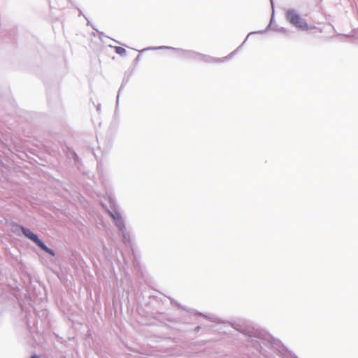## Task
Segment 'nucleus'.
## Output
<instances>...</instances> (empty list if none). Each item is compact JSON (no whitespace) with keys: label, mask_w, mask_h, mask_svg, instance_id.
<instances>
[{"label":"nucleus","mask_w":358,"mask_h":358,"mask_svg":"<svg viewBox=\"0 0 358 358\" xmlns=\"http://www.w3.org/2000/svg\"><path fill=\"white\" fill-rule=\"evenodd\" d=\"M182 323H187V321H185V320H184V321H182Z\"/></svg>","instance_id":"18"},{"label":"nucleus","mask_w":358,"mask_h":358,"mask_svg":"<svg viewBox=\"0 0 358 358\" xmlns=\"http://www.w3.org/2000/svg\"><path fill=\"white\" fill-rule=\"evenodd\" d=\"M183 310H187V311H190L191 310L190 309H187V308H185V307H181Z\"/></svg>","instance_id":"13"},{"label":"nucleus","mask_w":358,"mask_h":358,"mask_svg":"<svg viewBox=\"0 0 358 358\" xmlns=\"http://www.w3.org/2000/svg\"><path fill=\"white\" fill-rule=\"evenodd\" d=\"M114 48H115V52L121 56L125 55L127 53L126 50L122 47L115 46Z\"/></svg>","instance_id":"6"},{"label":"nucleus","mask_w":358,"mask_h":358,"mask_svg":"<svg viewBox=\"0 0 358 358\" xmlns=\"http://www.w3.org/2000/svg\"><path fill=\"white\" fill-rule=\"evenodd\" d=\"M108 214L113 220L115 225L120 231L126 230L124 220H123L121 213L117 210L113 209L112 211L108 210Z\"/></svg>","instance_id":"5"},{"label":"nucleus","mask_w":358,"mask_h":358,"mask_svg":"<svg viewBox=\"0 0 358 358\" xmlns=\"http://www.w3.org/2000/svg\"><path fill=\"white\" fill-rule=\"evenodd\" d=\"M199 329H200V327L198 326V327H196L195 330H196V332H199Z\"/></svg>","instance_id":"14"},{"label":"nucleus","mask_w":358,"mask_h":358,"mask_svg":"<svg viewBox=\"0 0 358 358\" xmlns=\"http://www.w3.org/2000/svg\"><path fill=\"white\" fill-rule=\"evenodd\" d=\"M92 27L94 30H96V31H98V30L96 29H95V27H94L92 25Z\"/></svg>","instance_id":"16"},{"label":"nucleus","mask_w":358,"mask_h":358,"mask_svg":"<svg viewBox=\"0 0 358 358\" xmlns=\"http://www.w3.org/2000/svg\"><path fill=\"white\" fill-rule=\"evenodd\" d=\"M73 156H74V159H75V160H76L77 158H78V155H77V154H76V153L73 152Z\"/></svg>","instance_id":"11"},{"label":"nucleus","mask_w":358,"mask_h":358,"mask_svg":"<svg viewBox=\"0 0 358 358\" xmlns=\"http://www.w3.org/2000/svg\"><path fill=\"white\" fill-rule=\"evenodd\" d=\"M127 82V80H125L124 79L123 80V83H122V85L120 86V90H119V92H120V90H122V88L123 87V85H124V83H126Z\"/></svg>","instance_id":"8"},{"label":"nucleus","mask_w":358,"mask_h":358,"mask_svg":"<svg viewBox=\"0 0 358 358\" xmlns=\"http://www.w3.org/2000/svg\"><path fill=\"white\" fill-rule=\"evenodd\" d=\"M196 315H199L204 317L208 320L217 323H225L221 320L215 317H210L206 315H204L198 311H194ZM228 324H229L234 329L241 332L245 336H248V345H251L257 351H259L261 354L264 355L265 357H268L266 354L267 350L274 349L278 351L279 355L282 358H288L287 353L285 351V350L282 348L281 350L279 349L280 343L275 341L273 337L270 334H266L262 332H257L254 330H251L248 329L243 324L237 322H227Z\"/></svg>","instance_id":"1"},{"label":"nucleus","mask_w":358,"mask_h":358,"mask_svg":"<svg viewBox=\"0 0 358 358\" xmlns=\"http://www.w3.org/2000/svg\"><path fill=\"white\" fill-rule=\"evenodd\" d=\"M118 100H119V94H117V102L118 103Z\"/></svg>","instance_id":"17"},{"label":"nucleus","mask_w":358,"mask_h":358,"mask_svg":"<svg viewBox=\"0 0 358 358\" xmlns=\"http://www.w3.org/2000/svg\"><path fill=\"white\" fill-rule=\"evenodd\" d=\"M270 26H271V24H269L267 26V27L266 28V29H264V30H259V31H252V32L249 33L248 35L247 36V37L245 38V39L244 40V41L242 43V44L236 50L231 52L228 56L222 57V58H215V57H211L210 55H203V54L195 52L194 50H183V49H181V48H173V47L164 46V45H163V46H157V47H148V48H143V50H141L140 51V52L142 53V52H144L148 51V50H156L169 49V50H176V51L179 52L181 55H184L186 57L194 59H197L199 61L203 62H206V63H211V62H223L226 61L227 59H231L234 55V54L236 52V51L241 47H242L243 45L246 42V41L248 40V37L250 35H252V34H264V33H266L267 31V30L268 29Z\"/></svg>","instance_id":"2"},{"label":"nucleus","mask_w":358,"mask_h":358,"mask_svg":"<svg viewBox=\"0 0 358 358\" xmlns=\"http://www.w3.org/2000/svg\"><path fill=\"white\" fill-rule=\"evenodd\" d=\"M141 59V56L138 55L135 59V62H138Z\"/></svg>","instance_id":"9"},{"label":"nucleus","mask_w":358,"mask_h":358,"mask_svg":"<svg viewBox=\"0 0 358 358\" xmlns=\"http://www.w3.org/2000/svg\"><path fill=\"white\" fill-rule=\"evenodd\" d=\"M20 229L22 234L29 240H31L33 243H34L40 249L48 253L51 256H55V252L51 248L47 247V245L39 239L38 236L33 233L29 229L24 227V226H20Z\"/></svg>","instance_id":"4"},{"label":"nucleus","mask_w":358,"mask_h":358,"mask_svg":"<svg viewBox=\"0 0 358 358\" xmlns=\"http://www.w3.org/2000/svg\"><path fill=\"white\" fill-rule=\"evenodd\" d=\"M286 19L293 26L298 29L307 31L310 29L306 20L301 17V15L294 9H289L286 12Z\"/></svg>","instance_id":"3"},{"label":"nucleus","mask_w":358,"mask_h":358,"mask_svg":"<svg viewBox=\"0 0 358 358\" xmlns=\"http://www.w3.org/2000/svg\"><path fill=\"white\" fill-rule=\"evenodd\" d=\"M271 1V6H272V8L273 9V0H270Z\"/></svg>","instance_id":"15"},{"label":"nucleus","mask_w":358,"mask_h":358,"mask_svg":"<svg viewBox=\"0 0 358 358\" xmlns=\"http://www.w3.org/2000/svg\"><path fill=\"white\" fill-rule=\"evenodd\" d=\"M30 358H40V357L38 355H32Z\"/></svg>","instance_id":"12"},{"label":"nucleus","mask_w":358,"mask_h":358,"mask_svg":"<svg viewBox=\"0 0 358 358\" xmlns=\"http://www.w3.org/2000/svg\"><path fill=\"white\" fill-rule=\"evenodd\" d=\"M101 110V104H98L96 106V110L99 111Z\"/></svg>","instance_id":"10"},{"label":"nucleus","mask_w":358,"mask_h":358,"mask_svg":"<svg viewBox=\"0 0 358 358\" xmlns=\"http://www.w3.org/2000/svg\"><path fill=\"white\" fill-rule=\"evenodd\" d=\"M122 234V241L124 243H127L129 242V236L126 232V230H124L123 231H120Z\"/></svg>","instance_id":"7"}]
</instances>
